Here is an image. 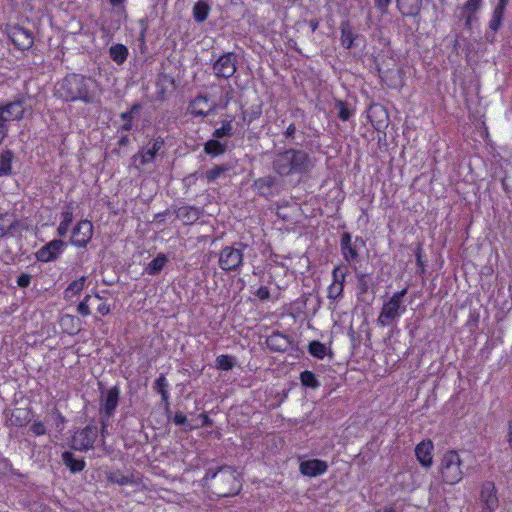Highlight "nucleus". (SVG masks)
I'll return each mask as SVG.
<instances>
[{"label":"nucleus","instance_id":"f257e3e1","mask_svg":"<svg viewBox=\"0 0 512 512\" xmlns=\"http://www.w3.org/2000/svg\"><path fill=\"white\" fill-rule=\"evenodd\" d=\"M201 485L208 490L213 488V492L218 497H232L242 490L241 474L230 465L208 468L201 480Z\"/></svg>","mask_w":512,"mask_h":512},{"label":"nucleus","instance_id":"f03ea898","mask_svg":"<svg viewBox=\"0 0 512 512\" xmlns=\"http://www.w3.org/2000/svg\"><path fill=\"white\" fill-rule=\"evenodd\" d=\"M95 81L81 74H68L58 81L54 88V95L66 102L82 101L85 104L95 102L96 94L92 89Z\"/></svg>","mask_w":512,"mask_h":512},{"label":"nucleus","instance_id":"7ed1b4c3","mask_svg":"<svg viewBox=\"0 0 512 512\" xmlns=\"http://www.w3.org/2000/svg\"><path fill=\"white\" fill-rule=\"evenodd\" d=\"M313 168L310 155L300 149H287L275 155L273 169L280 176L304 174Z\"/></svg>","mask_w":512,"mask_h":512},{"label":"nucleus","instance_id":"20e7f679","mask_svg":"<svg viewBox=\"0 0 512 512\" xmlns=\"http://www.w3.org/2000/svg\"><path fill=\"white\" fill-rule=\"evenodd\" d=\"M461 459L457 451H447L441 460L440 473L444 483L454 485L460 482L463 478L461 470Z\"/></svg>","mask_w":512,"mask_h":512},{"label":"nucleus","instance_id":"39448f33","mask_svg":"<svg viewBox=\"0 0 512 512\" xmlns=\"http://www.w3.org/2000/svg\"><path fill=\"white\" fill-rule=\"evenodd\" d=\"M98 427L90 423L83 429L75 432L72 437V448L78 451H88L93 448L98 437Z\"/></svg>","mask_w":512,"mask_h":512},{"label":"nucleus","instance_id":"423d86ee","mask_svg":"<svg viewBox=\"0 0 512 512\" xmlns=\"http://www.w3.org/2000/svg\"><path fill=\"white\" fill-rule=\"evenodd\" d=\"M483 5V0H466V2L458 6L455 10V16L459 21L463 22L467 30H472L473 23L478 21L477 13Z\"/></svg>","mask_w":512,"mask_h":512},{"label":"nucleus","instance_id":"0eeeda50","mask_svg":"<svg viewBox=\"0 0 512 512\" xmlns=\"http://www.w3.org/2000/svg\"><path fill=\"white\" fill-rule=\"evenodd\" d=\"M364 245V241L357 237L355 241H352V236L350 233H343L340 242V249L343 259L347 262V266H350L354 269L356 267V262L359 257V244Z\"/></svg>","mask_w":512,"mask_h":512},{"label":"nucleus","instance_id":"6e6552de","mask_svg":"<svg viewBox=\"0 0 512 512\" xmlns=\"http://www.w3.org/2000/svg\"><path fill=\"white\" fill-rule=\"evenodd\" d=\"M243 263V252L232 246L224 247L219 255V266L224 271H236Z\"/></svg>","mask_w":512,"mask_h":512},{"label":"nucleus","instance_id":"1a4fd4ad","mask_svg":"<svg viewBox=\"0 0 512 512\" xmlns=\"http://www.w3.org/2000/svg\"><path fill=\"white\" fill-rule=\"evenodd\" d=\"M163 145V139L157 138L138 151V153L133 156L136 168L140 169L141 166L154 162L157 153L162 149Z\"/></svg>","mask_w":512,"mask_h":512},{"label":"nucleus","instance_id":"9d476101","mask_svg":"<svg viewBox=\"0 0 512 512\" xmlns=\"http://www.w3.org/2000/svg\"><path fill=\"white\" fill-rule=\"evenodd\" d=\"M406 294L407 289H403L395 293L387 302L384 303L380 317H385L391 320L400 317L406 309L403 302V298Z\"/></svg>","mask_w":512,"mask_h":512},{"label":"nucleus","instance_id":"9b49d317","mask_svg":"<svg viewBox=\"0 0 512 512\" xmlns=\"http://www.w3.org/2000/svg\"><path fill=\"white\" fill-rule=\"evenodd\" d=\"M236 63L237 56L234 53H225L213 64V71L217 77L228 79L235 74L237 70Z\"/></svg>","mask_w":512,"mask_h":512},{"label":"nucleus","instance_id":"f8f14e48","mask_svg":"<svg viewBox=\"0 0 512 512\" xmlns=\"http://www.w3.org/2000/svg\"><path fill=\"white\" fill-rule=\"evenodd\" d=\"M119 399L120 388L118 386L110 388L105 393L102 392L100 414L111 418L115 414Z\"/></svg>","mask_w":512,"mask_h":512},{"label":"nucleus","instance_id":"ddd939ff","mask_svg":"<svg viewBox=\"0 0 512 512\" xmlns=\"http://www.w3.org/2000/svg\"><path fill=\"white\" fill-rule=\"evenodd\" d=\"M480 500L483 503L482 512H494L499 505L497 490L495 484L491 481H485L482 484Z\"/></svg>","mask_w":512,"mask_h":512},{"label":"nucleus","instance_id":"4468645a","mask_svg":"<svg viewBox=\"0 0 512 512\" xmlns=\"http://www.w3.org/2000/svg\"><path fill=\"white\" fill-rule=\"evenodd\" d=\"M92 235V223L88 220H82L72 231L71 243L77 247H85L90 242Z\"/></svg>","mask_w":512,"mask_h":512},{"label":"nucleus","instance_id":"2eb2a0df","mask_svg":"<svg viewBox=\"0 0 512 512\" xmlns=\"http://www.w3.org/2000/svg\"><path fill=\"white\" fill-rule=\"evenodd\" d=\"M267 347L273 352H285L289 347L297 348L294 339L280 332H273L266 338Z\"/></svg>","mask_w":512,"mask_h":512},{"label":"nucleus","instance_id":"dca6fc26","mask_svg":"<svg viewBox=\"0 0 512 512\" xmlns=\"http://www.w3.org/2000/svg\"><path fill=\"white\" fill-rule=\"evenodd\" d=\"M63 247L64 242L62 240H52L36 252V259L41 262H50L56 260L59 254L62 252Z\"/></svg>","mask_w":512,"mask_h":512},{"label":"nucleus","instance_id":"f3484780","mask_svg":"<svg viewBox=\"0 0 512 512\" xmlns=\"http://www.w3.org/2000/svg\"><path fill=\"white\" fill-rule=\"evenodd\" d=\"M299 470L304 476L317 477L328 470V464L321 459H309L300 463Z\"/></svg>","mask_w":512,"mask_h":512},{"label":"nucleus","instance_id":"a211bd4d","mask_svg":"<svg viewBox=\"0 0 512 512\" xmlns=\"http://www.w3.org/2000/svg\"><path fill=\"white\" fill-rule=\"evenodd\" d=\"M434 449L433 442L426 439L417 444L415 455L419 463L424 468H430L433 463L432 451Z\"/></svg>","mask_w":512,"mask_h":512},{"label":"nucleus","instance_id":"6ab92c4d","mask_svg":"<svg viewBox=\"0 0 512 512\" xmlns=\"http://www.w3.org/2000/svg\"><path fill=\"white\" fill-rule=\"evenodd\" d=\"M11 39L13 44L21 50L30 49L34 43L32 33L24 28H15L11 34Z\"/></svg>","mask_w":512,"mask_h":512},{"label":"nucleus","instance_id":"aec40b11","mask_svg":"<svg viewBox=\"0 0 512 512\" xmlns=\"http://www.w3.org/2000/svg\"><path fill=\"white\" fill-rule=\"evenodd\" d=\"M215 108V104H209L207 96L199 95L190 103L189 110L195 116H207Z\"/></svg>","mask_w":512,"mask_h":512},{"label":"nucleus","instance_id":"412c9836","mask_svg":"<svg viewBox=\"0 0 512 512\" xmlns=\"http://www.w3.org/2000/svg\"><path fill=\"white\" fill-rule=\"evenodd\" d=\"M396 7L403 17H417L422 8V0H396Z\"/></svg>","mask_w":512,"mask_h":512},{"label":"nucleus","instance_id":"4be33fe9","mask_svg":"<svg viewBox=\"0 0 512 512\" xmlns=\"http://www.w3.org/2000/svg\"><path fill=\"white\" fill-rule=\"evenodd\" d=\"M369 322H359V325L355 328L353 322H351L348 334L351 337V341L354 345L361 344L364 340H370Z\"/></svg>","mask_w":512,"mask_h":512},{"label":"nucleus","instance_id":"5701e85b","mask_svg":"<svg viewBox=\"0 0 512 512\" xmlns=\"http://www.w3.org/2000/svg\"><path fill=\"white\" fill-rule=\"evenodd\" d=\"M64 465L72 472L79 473L86 467L84 458H77L71 451H64L61 455Z\"/></svg>","mask_w":512,"mask_h":512},{"label":"nucleus","instance_id":"b1692460","mask_svg":"<svg viewBox=\"0 0 512 512\" xmlns=\"http://www.w3.org/2000/svg\"><path fill=\"white\" fill-rule=\"evenodd\" d=\"M1 111L3 112L4 123L7 121L19 120L24 114V109L20 101L10 102L5 106H1Z\"/></svg>","mask_w":512,"mask_h":512},{"label":"nucleus","instance_id":"393cba45","mask_svg":"<svg viewBox=\"0 0 512 512\" xmlns=\"http://www.w3.org/2000/svg\"><path fill=\"white\" fill-rule=\"evenodd\" d=\"M201 216V210L192 206L180 207L177 211V217L185 224L195 223Z\"/></svg>","mask_w":512,"mask_h":512},{"label":"nucleus","instance_id":"a878e982","mask_svg":"<svg viewBox=\"0 0 512 512\" xmlns=\"http://www.w3.org/2000/svg\"><path fill=\"white\" fill-rule=\"evenodd\" d=\"M341 30V44L346 49H351L354 46V40L358 37L353 33L352 26L348 21H343L340 25Z\"/></svg>","mask_w":512,"mask_h":512},{"label":"nucleus","instance_id":"bb28decb","mask_svg":"<svg viewBox=\"0 0 512 512\" xmlns=\"http://www.w3.org/2000/svg\"><path fill=\"white\" fill-rule=\"evenodd\" d=\"M167 262V256L163 253H159L152 261L146 265L144 272L151 276L158 275L167 264Z\"/></svg>","mask_w":512,"mask_h":512},{"label":"nucleus","instance_id":"cd10ccee","mask_svg":"<svg viewBox=\"0 0 512 512\" xmlns=\"http://www.w3.org/2000/svg\"><path fill=\"white\" fill-rule=\"evenodd\" d=\"M355 276L357 279V291L359 295H364L368 292V290L372 287L373 281L371 276L368 273H364L354 267Z\"/></svg>","mask_w":512,"mask_h":512},{"label":"nucleus","instance_id":"c85d7f7f","mask_svg":"<svg viewBox=\"0 0 512 512\" xmlns=\"http://www.w3.org/2000/svg\"><path fill=\"white\" fill-rule=\"evenodd\" d=\"M18 226V221L13 214H0V238L6 236Z\"/></svg>","mask_w":512,"mask_h":512},{"label":"nucleus","instance_id":"c756f323","mask_svg":"<svg viewBox=\"0 0 512 512\" xmlns=\"http://www.w3.org/2000/svg\"><path fill=\"white\" fill-rule=\"evenodd\" d=\"M210 10L211 7L207 1L199 0L193 6L192 13L194 20L198 23L204 22L208 18Z\"/></svg>","mask_w":512,"mask_h":512},{"label":"nucleus","instance_id":"7c9ffc66","mask_svg":"<svg viewBox=\"0 0 512 512\" xmlns=\"http://www.w3.org/2000/svg\"><path fill=\"white\" fill-rule=\"evenodd\" d=\"M301 385L305 388L316 390L321 386L315 373L309 370L302 371L299 376Z\"/></svg>","mask_w":512,"mask_h":512},{"label":"nucleus","instance_id":"2f4dec72","mask_svg":"<svg viewBox=\"0 0 512 512\" xmlns=\"http://www.w3.org/2000/svg\"><path fill=\"white\" fill-rule=\"evenodd\" d=\"M231 166L227 163L221 165H215L211 169L207 170L205 173V178L208 183L215 182L220 177L224 176L225 173L230 171Z\"/></svg>","mask_w":512,"mask_h":512},{"label":"nucleus","instance_id":"473e14b6","mask_svg":"<svg viewBox=\"0 0 512 512\" xmlns=\"http://www.w3.org/2000/svg\"><path fill=\"white\" fill-rule=\"evenodd\" d=\"M14 154L10 150H6L0 154V176H7L12 173V161Z\"/></svg>","mask_w":512,"mask_h":512},{"label":"nucleus","instance_id":"72a5a7b5","mask_svg":"<svg viewBox=\"0 0 512 512\" xmlns=\"http://www.w3.org/2000/svg\"><path fill=\"white\" fill-rule=\"evenodd\" d=\"M111 59L117 64H123L128 56V49L122 44H114L109 49Z\"/></svg>","mask_w":512,"mask_h":512},{"label":"nucleus","instance_id":"f704fd0d","mask_svg":"<svg viewBox=\"0 0 512 512\" xmlns=\"http://www.w3.org/2000/svg\"><path fill=\"white\" fill-rule=\"evenodd\" d=\"M204 151L206 154L213 157L220 156L226 151V144L221 143L217 139L208 140L204 145Z\"/></svg>","mask_w":512,"mask_h":512},{"label":"nucleus","instance_id":"c9c22d12","mask_svg":"<svg viewBox=\"0 0 512 512\" xmlns=\"http://www.w3.org/2000/svg\"><path fill=\"white\" fill-rule=\"evenodd\" d=\"M236 364V357L232 355L222 354L217 356L215 360V367L219 370L229 371L232 370Z\"/></svg>","mask_w":512,"mask_h":512},{"label":"nucleus","instance_id":"e433bc0d","mask_svg":"<svg viewBox=\"0 0 512 512\" xmlns=\"http://www.w3.org/2000/svg\"><path fill=\"white\" fill-rule=\"evenodd\" d=\"M73 220V212L70 207H67L62 212V220L57 228V232L59 236H65L69 230V226L72 223Z\"/></svg>","mask_w":512,"mask_h":512},{"label":"nucleus","instance_id":"4c0bfd02","mask_svg":"<svg viewBox=\"0 0 512 512\" xmlns=\"http://www.w3.org/2000/svg\"><path fill=\"white\" fill-rule=\"evenodd\" d=\"M106 479L109 483L121 486L133 483L132 475H123L119 471L106 473Z\"/></svg>","mask_w":512,"mask_h":512},{"label":"nucleus","instance_id":"58836bf2","mask_svg":"<svg viewBox=\"0 0 512 512\" xmlns=\"http://www.w3.org/2000/svg\"><path fill=\"white\" fill-rule=\"evenodd\" d=\"M308 352L315 358L323 359L326 355L327 348L322 342L313 340L308 345Z\"/></svg>","mask_w":512,"mask_h":512},{"label":"nucleus","instance_id":"ea45409f","mask_svg":"<svg viewBox=\"0 0 512 512\" xmlns=\"http://www.w3.org/2000/svg\"><path fill=\"white\" fill-rule=\"evenodd\" d=\"M262 114V105L255 104L250 106L247 110L243 111V120L247 122V124L252 123L256 119H258Z\"/></svg>","mask_w":512,"mask_h":512},{"label":"nucleus","instance_id":"a19ab883","mask_svg":"<svg viewBox=\"0 0 512 512\" xmlns=\"http://www.w3.org/2000/svg\"><path fill=\"white\" fill-rule=\"evenodd\" d=\"M348 274V266L341 264L336 266L332 271V283L343 285L346 281V276Z\"/></svg>","mask_w":512,"mask_h":512},{"label":"nucleus","instance_id":"79ce46f5","mask_svg":"<svg viewBox=\"0 0 512 512\" xmlns=\"http://www.w3.org/2000/svg\"><path fill=\"white\" fill-rule=\"evenodd\" d=\"M173 423L177 426H182L185 432L199 428L198 425H192L188 422L187 417L182 412L178 411L173 417Z\"/></svg>","mask_w":512,"mask_h":512},{"label":"nucleus","instance_id":"37998d69","mask_svg":"<svg viewBox=\"0 0 512 512\" xmlns=\"http://www.w3.org/2000/svg\"><path fill=\"white\" fill-rule=\"evenodd\" d=\"M504 10L495 7L492 13V17L489 21V29L493 32H496L499 30L502 24V19L504 15Z\"/></svg>","mask_w":512,"mask_h":512},{"label":"nucleus","instance_id":"c03bdc74","mask_svg":"<svg viewBox=\"0 0 512 512\" xmlns=\"http://www.w3.org/2000/svg\"><path fill=\"white\" fill-rule=\"evenodd\" d=\"M233 135V126L231 121H224L220 128H217L213 132V138L221 139L223 137H231Z\"/></svg>","mask_w":512,"mask_h":512},{"label":"nucleus","instance_id":"a18cd8bd","mask_svg":"<svg viewBox=\"0 0 512 512\" xmlns=\"http://www.w3.org/2000/svg\"><path fill=\"white\" fill-rule=\"evenodd\" d=\"M336 107L338 108V117L342 121H348L353 114V111L348 107V105L343 101H338L336 103Z\"/></svg>","mask_w":512,"mask_h":512},{"label":"nucleus","instance_id":"49530a36","mask_svg":"<svg viewBox=\"0 0 512 512\" xmlns=\"http://www.w3.org/2000/svg\"><path fill=\"white\" fill-rule=\"evenodd\" d=\"M153 388L157 393H161L163 391H168L169 383L165 377V375L161 374L153 384Z\"/></svg>","mask_w":512,"mask_h":512},{"label":"nucleus","instance_id":"de8ad7c7","mask_svg":"<svg viewBox=\"0 0 512 512\" xmlns=\"http://www.w3.org/2000/svg\"><path fill=\"white\" fill-rule=\"evenodd\" d=\"M344 286L340 284L331 283L328 287V297L330 299H338L342 296Z\"/></svg>","mask_w":512,"mask_h":512},{"label":"nucleus","instance_id":"09e8293b","mask_svg":"<svg viewBox=\"0 0 512 512\" xmlns=\"http://www.w3.org/2000/svg\"><path fill=\"white\" fill-rule=\"evenodd\" d=\"M393 0H373L374 8L378 10L381 15L388 13L389 7Z\"/></svg>","mask_w":512,"mask_h":512},{"label":"nucleus","instance_id":"8fccbe9b","mask_svg":"<svg viewBox=\"0 0 512 512\" xmlns=\"http://www.w3.org/2000/svg\"><path fill=\"white\" fill-rule=\"evenodd\" d=\"M29 431L35 436L46 434V427L42 421H34L29 428Z\"/></svg>","mask_w":512,"mask_h":512},{"label":"nucleus","instance_id":"3c124183","mask_svg":"<svg viewBox=\"0 0 512 512\" xmlns=\"http://www.w3.org/2000/svg\"><path fill=\"white\" fill-rule=\"evenodd\" d=\"M121 119L125 122L121 127L122 131L128 132L133 127V117L126 112L120 114Z\"/></svg>","mask_w":512,"mask_h":512},{"label":"nucleus","instance_id":"603ef678","mask_svg":"<svg viewBox=\"0 0 512 512\" xmlns=\"http://www.w3.org/2000/svg\"><path fill=\"white\" fill-rule=\"evenodd\" d=\"M85 279L81 278L80 280L73 281L67 288V292L78 293L84 287Z\"/></svg>","mask_w":512,"mask_h":512},{"label":"nucleus","instance_id":"864d4df0","mask_svg":"<svg viewBox=\"0 0 512 512\" xmlns=\"http://www.w3.org/2000/svg\"><path fill=\"white\" fill-rule=\"evenodd\" d=\"M31 279H32V276L28 273H22L18 278H17V285L20 287V288H27L30 283H31Z\"/></svg>","mask_w":512,"mask_h":512},{"label":"nucleus","instance_id":"5fc2aeb1","mask_svg":"<svg viewBox=\"0 0 512 512\" xmlns=\"http://www.w3.org/2000/svg\"><path fill=\"white\" fill-rule=\"evenodd\" d=\"M255 296L261 300V301H265V300H268L270 298V291L268 289V287L266 286H260L256 292H255Z\"/></svg>","mask_w":512,"mask_h":512},{"label":"nucleus","instance_id":"6e6d98bb","mask_svg":"<svg viewBox=\"0 0 512 512\" xmlns=\"http://www.w3.org/2000/svg\"><path fill=\"white\" fill-rule=\"evenodd\" d=\"M159 394L161 395V401L164 405V409L167 413V417L169 418V414L171 413L170 403H169V397H170L169 391H163Z\"/></svg>","mask_w":512,"mask_h":512},{"label":"nucleus","instance_id":"4d7b16f0","mask_svg":"<svg viewBox=\"0 0 512 512\" xmlns=\"http://www.w3.org/2000/svg\"><path fill=\"white\" fill-rule=\"evenodd\" d=\"M297 128L294 123H290L284 131V137L287 140H293L295 138Z\"/></svg>","mask_w":512,"mask_h":512},{"label":"nucleus","instance_id":"13d9d810","mask_svg":"<svg viewBox=\"0 0 512 512\" xmlns=\"http://www.w3.org/2000/svg\"><path fill=\"white\" fill-rule=\"evenodd\" d=\"M55 415H56V418H55V426L56 428L59 430V431H62L63 430V427H64V424L66 422V419L65 417L62 415L61 412H59L58 410L55 411Z\"/></svg>","mask_w":512,"mask_h":512},{"label":"nucleus","instance_id":"bf43d9fd","mask_svg":"<svg viewBox=\"0 0 512 512\" xmlns=\"http://www.w3.org/2000/svg\"><path fill=\"white\" fill-rule=\"evenodd\" d=\"M198 418L201 420L199 427H212L214 422L206 413H201Z\"/></svg>","mask_w":512,"mask_h":512},{"label":"nucleus","instance_id":"052dcab7","mask_svg":"<svg viewBox=\"0 0 512 512\" xmlns=\"http://www.w3.org/2000/svg\"><path fill=\"white\" fill-rule=\"evenodd\" d=\"M109 419L105 415H101L100 423H101V436L105 437L107 435V428L109 426Z\"/></svg>","mask_w":512,"mask_h":512},{"label":"nucleus","instance_id":"680f3d73","mask_svg":"<svg viewBox=\"0 0 512 512\" xmlns=\"http://www.w3.org/2000/svg\"><path fill=\"white\" fill-rule=\"evenodd\" d=\"M98 302L97 305V311L100 313L101 316H105L109 313L110 308L108 305H106L104 302H102L100 299H96Z\"/></svg>","mask_w":512,"mask_h":512},{"label":"nucleus","instance_id":"e2e57ef3","mask_svg":"<svg viewBox=\"0 0 512 512\" xmlns=\"http://www.w3.org/2000/svg\"><path fill=\"white\" fill-rule=\"evenodd\" d=\"M78 311L81 313L82 316H88L89 315V305L87 304V302H81L79 305H78Z\"/></svg>","mask_w":512,"mask_h":512},{"label":"nucleus","instance_id":"0e129e2a","mask_svg":"<svg viewBox=\"0 0 512 512\" xmlns=\"http://www.w3.org/2000/svg\"><path fill=\"white\" fill-rule=\"evenodd\" d=\"M140 109H141V105L139 103H135L132 105L130 110L126 111V113L133 117L136 113L139 112Z\"/></svg>","mask_w":512,"mask_h":512},{"label":"nucleus","instance_id":"69168bd1","mask_svg":"<svg viewBox=\"0 0 512 512\" xmlns=\"http://www.w3.org/2000/svg\"><path fill=\"white\" fill-rule=\"evenodd\" d=\"M130 143V139L127 135H123L120 140L118 141L119 148H122L124 146H127Z\"/></svg>","mask_w":512,"mask_h":512},{"label":"nucleus","instance_id":"338daca9","mask_svg":"<svg viewBox=\"0 0 512 512\" xmlns=\"http://www.w3.org/2000/svg\"><path fill=\"white\" fill-rule=\"evenodd\" d=\"M509 0H498V3L495 7L500 8L505 11L506 6L508 5Z\"/></svg>","mask_w":512,"mask_h":512},{"label":"nucleus","instance_id":"774afa93","mask_svg":"<svg viewBox=\"0 0 512 512\" xmlns=\"http://www.w3.org/2000/svg\"><path fill=\"white\" fill-rule=\"evenodd\" d=\"M508 442H509L510 448L512 449V421L509 422V427H508Z\"/></svg>","mask_w":512,"mask_h":512}]
</instances>
